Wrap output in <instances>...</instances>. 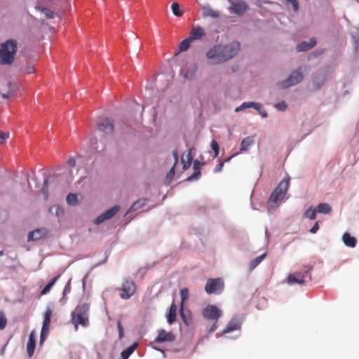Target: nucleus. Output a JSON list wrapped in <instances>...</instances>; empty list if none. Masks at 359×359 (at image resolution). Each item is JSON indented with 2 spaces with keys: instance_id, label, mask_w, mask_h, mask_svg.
Listing matches in <instances>:
<instances>
[{
  "instance_id": "nucleus-20",
  "label": "nucleus",
  "mask_w": 359,
  "mask_h": 359,
  "mask_svg": "<svg viewBox=\"0 0 359 359\" xmlns=\"http://www.w3.org/2000/svg\"><path fill=\"white\" fill-rule=\"evenodd\" d=\"M232 9L235 13L243 14L248 9V6L243 1H238L232 4Z\"/></svg>"
},
{
  "instance_id": "nucleus-35",
  "label": "nucleus",
  "mask_w": 359,
  "mask_h": 359,
  "mask_svg": "<svg viewBox=\"0 0 359 359\" xmlns=\"http://www.w3.org/2000/svg\"><path fill=\"white\" fill-rule=\"evenodd\" d=\"M192 41H193L189 37H188L187 39L183 40L180 43V51H186V50H187L189 49V48L190 46V44H191V43Z\"/></svg>"
},
{
  "instance_id": "nucleus-55",
  "label": "nucleus",
  "mask_w": 359,
  "mask_h": 359,
  "mask_svg": "<svg viewBox=\"0 0 359 359\" xmlns=\"http://www.w3.org/2000/svg\"><path fill=\"white\" fill-rule=\"evenodd\" d=\"M234 156H236V154H233V156H231V157H229L227 158H226L223 162H229L230 161V160L231 159L232 157H233Z\"/></svg>"
},
{
  "instance_id": "nucleus-27",
  "label": "nucleus",
  "mask_w": 359,
  "mask_h": 359,
  "mask_svg": "<svg viewBox=\"0 0 359 359\" xmlns=\"http://www.w3.org/2000/svg\"><path fill=\"white\" fill-rule=\"evenodd\" d=\"M137 346L138 344L135 342L130 346L123 350L121 352L122 359H128L130 357V355L134 352V351L137 348Z\"/></svg>"
},
{
  "instance_id": "nucleus-12",
  "label": "nucleus",
  "mask_w": 359,
  "mask_h": 359,
  "mask_svg": "<svg viewBox=\"0 0 359 359\" xmlns=\"http://www.w3.org/2000/svg\"><path fill=\"white\" fill-rule=\"evenodd\" d=\"M98 130L105 134H111L114 132L113 121L109 118L102 119L97 123Z\"/></svg>"
},
{
  "instance_id": "nucleus-57",
  "label": "nucleus",
  "mask_w": 359,
  "mask_h": 359,
  "mask_svg": "<svg viewBox=\"0 0 359 359\" xmlns=\"http://www.w3.org/2000/svg\"><path fill=\"white\" fill-rule=\"evenodd\" d=\"M325 82V79L322 80L321 84H323Z\"/></svg>"
},
{
  "instance_id": "nucleus-16",
  "label": "nucleus",
  "mask_w": 359,
  "mask_h": 359,
  "mask_svg": "<svg viewBox=\"0 0 359 359\" xmlns=\"http://www.w3.org/2000/svg\"><path fill=\"white\" fill-rule=\"evenodd\" d=\"M47 233V231L45 229H37L32 232H30L28 235V241H38L44 237Z\"/></svg>"
},
{
  "instance_id": "nucleus-11",
  "label": "nucleus",
  "mask_w": 359,
  "mask_h": 359,
  "mask_svg": "<svg viewBox=\"0 0 359 359\" xmlns=\"http://www.w3.org/2000/svg\"><path fill=\"white\" fill-rule=\"evenodd\" d=\"M120 208L118 205H115L110 209L106 210L102 214L100 215L94 220L95 224H100L106 220L112 218L119 210Z\"/></svg>"
},
{
  "instance_id": "nucleus-52",
  "label": "nucleus",
  "mask_w": 359,
  "mask_h": 359,
  "mask_svg": "<svg viewBox=\"0 0 359 359\" xmlns=\"http://www.w3.org/2000/svg\"><path fill=\"white\" fill-rule=\"evenodd\" d=\"M67 164L69 167L73 168L76 165V161L73 158H71L67 161Z\"/></svg>"
},
{
  "instance_id": "nucleus-26",
  "label": "nucleus",
  "mask_w": 359,
  "mask_h": 359,
  "mask_svg": "<svg viewBox=\"0 0 359 359\" xmlns=\"http://www.w3.org/2000/svg\"><path fill=\"white\" fill-rule=\"evenodd\" d=\"M50 214L56 216L57 218H60L64 215V210L58 205H53L49 208Z\"/></svg>"
},
{
  "instance_id": "nucleus-42",
  "label": "nucleus",
  "mask_w": 359,
  "mask_h": 359,
  "mask_svg": "<svg viewBox=\"0 0 359 359\" xmlns=\"http://www.w3.org/2000/svg\"><path fill=\"white\" fill-rule=\"evenodd\" d=\"M211 147L214 151V156L217 157L219 154V147L216 140H213L211 142Z\"/></svg>"
},
{
  "instance_id": "nucleus-47",
  "label": "nucleus",
  "mask_w": 359,
  "mask_h": 359,
  "mask_svg": "<svg viewBox=\"0 0 359 359\" xmlns=\"http://www.w3.org/2000/svg\"><path fill=\"white\" fill-rule=\"evenodd\" d=\"M9 137V134L0 131V144H4V141Z\"/></svg>"
},
{
  "instance_id": "nucleus-1",
  "label": "nucleus",
  "mask_w": 359,
  "mask_h": 359,
  "mask_svg": "<svg viewBox=\"0 0 359 359\" xmlns=\"http://www.w3.org/2000/svg\"><path fill=\"white\" fill-rule=\"evenodd\" d=\"M240 49V43L233 41L226 46L218 45L210 49L206 56L209 60H213V64L224 62L233 58Z\"/></svg>"
},
{
  "instance_id": "nucleus-5",
  "label": "nucleus",
  "mask_w": 359,
  "mask_h": 359,
  "mask_svg": "<svg viewBox=\"0 0 359 359\" xmlns=\"http://www.w3.org/2000/svg\"><path fill=\"white\" fill-rule=\"evenodd\" d=\"M222 311L215 305H208L203 311V316L208 319L214 321L213 325L209 330V332H213L216 330L217 321L222 316Z\"/></svg>"
},
{
  "instance_id": "nucleus-3",
  "label": "nucleus",
  "mask_w": 359,
  "mask_h": 359,
  "mask_svg": "<svg viewBox=\"0 0 359 359\" xmlns=\"http://www.w3.org/2000/svg\"><path fill=\"white\" fill-rule=\"evenodd\" d=\"M89 307L90 306L87 303L80 304L72 313V321L74 325L75 330H78L79 325L83 327L88 325Z\"/></svg>"
},
{
  "instance_id": "nucleus-21",
  "label": "nucleus",
  "mask_w": 359,
  "mask_h": 359,
  "mask_svg": "<svg viewBox=\"0 0 359 359\" xmlns=\"http://www.w3.org/2000/svg\"><path fill=\"white\" fill-rule=\"evenodd\" d=\"M251 107L259 111L261 109V104L252 102H243L241 105L236 108L235 111L238 112Z\"/></svg>"
},
{
  "instance_id": "nucleus-13",
  "label": "nucleus",
  "mask_w": 359,
  "mask_h": 359,
  "mask_svg": "<svg viewBox=\"0 0 359 359\" xmlns=\"http://www.w3.org/2000/svg\"><path fill=\"white\" fill-rule=\"evenodd\" d=\"M175 339V336L172 332L160 330L155 341L158 343L170 342L174 341Z\"/></svg>"
},
{
  "instance_id": "nucleus-32",
  "label": "nucleus",
  "mask_w": 359,
  "mask_h": 359,
  "mask_svg": "<svg viewBox=\"0 0 359 359\" xmlns=\"http://www.w3.org/2000/svg\"><path fill=\"white\" fill-rule=\"evenodd\" d=\"M147 203L146 199H140L133 203V204L131 205L130 208L129 209V212H132L134 210H137L139 208H142Z\"/></svg>"
},
{
  "instance_id": "nucleus-7",
  "label": "nucleus",
  "mask_w": 359,
  "mask_h": 359,
  "mask_svg": "<svg viewBox=\"0 0 359 359\" xmlns=\"http://www.w3.org/2000/svg\"><path fill=\"white\" fill-rule=\"evenodd\" d=\"M224 287V281L222 278H210L208 280L205 290L208 294H219L222 292Z\"/></svg>"
},
{
  "instance_id": "nucleus-39",
  "label": "nucleus",
  "mask_w": 359,
  "mask_h": 359,
  "mask_svg": "<svg viewBox=\"0 0 359 359\" xmlns=\"http://www.w3.org/2000/svg\"><path fill=\"white\" fill-rule=\"evenodd\" d=\"M171 8L175 15L181 16L182 15V12L180 10V5L177 3H173L171 5Z\"/></svg>"
},
{
  "instance_id": "nucleus-14",
  "label": "nucleus",
  "mask_w": 359,
  "mask_h": 359,
  "mask_svg": "<svg viewBox=\"0 0 359 359\" xmlns=\"http://www.w3.org/2000/svg\"><path fill=\"white\" fill-rule=\"evenodd\" d=\"M241 323L237 318H232L222 331L223 334L229 333L241 329Z\"/></svg>"
},
{
  "instance_id": "nucleus-50",
  "label": "nucleus",
  "mask_w": 359,
  "mask_h": 359,
  "mask_svg": "<svg viewBox=\"0 0 359 359\" xmlns=\"http://www.w3.org/2000/svg\"><path fill=\"white\" fill-rule=\"evenodd\" d=\"M224 162L220 161L218 165H217L215 166V168H214V172H220L222 170V168L224 166Z\"/></svg>"
},
{
  "instance_id": "nucleus-58",
  "label": "nucleus",
  "mask_w": 359,
  "mask_h": 359,
  "mask_svg": "<svg viewBox=\"0 0 359 359\" xmlns=\"http://www.w3.org/2000/svg\"><path fill=\"white\" fill-rule=\"evenodd\" d=\"M3 255V251H1L0 252V255Z\"/></svg>"
},
{
  "instance_id": "nucleus-51",
  "label": "nucleus",
  "mask_w": 359,
  "mask_h": 359,
  "mask_svg": "<svg viewBox=\"0 0 359 359\" xmlns=\"http://www.w3.org/2000/svg\"><path fill=\"white\" fill-rule=\"evenodd\" d=\"M318 229H319V226H318V222H316V223L313 225V226L310 229V232H311V233H316V232H317V231L318 230Z\"/></svg>"
},
{
  "instance_id": "nucleus-10",
  "label": "nucleus",
  "mask_w": 359,
  "mask_h": 359,
  "mask_svg": "<svg viewBox=\"0 0 359 359\" xmlns=\"http://www.w3.org/2000/svg\"><path fill=\"white\" fill-rule=\"evenodd\" d=\"M303 79V75L300 69L292 72L289 77L280 83L283 88H287L299 83Z\"/></svg>"
},
{
  "instance_id": "nucleus-56",
  "label": "nucleus",
  "mask_w": 359,
  "mask_h": 359,
  "mask_svg": "<svg viewBox=\"0 0 359 359\" xmlns=\"http://www.w3.org/2000/svg\"><path fill=\"white\" fill-rule=\"evenodd\" d=\"M314 83L316 85L317 88H319L321 86V84H317L316 80H314Z\"/></svg>"
},
{
  "instance_id": "nucleus-30",
  "label": "nucleus",
  "mask_w": 359,
  "mask_h": 359,
  "mask_svg": "<svg viewBox=\"0 0 359 359\" xmlns=\"http://www.w3.org/2000/svg\"><path fill=\"white\" fill-rule=\"evenodd\" d=\"M317 210L320 213L328 214L331 212L332 208L329 204L321 203L318 204L317 207Z\"/></svg>"
},
{
  "instance_id": "nucleus-17",
  "label": "nucleus",
  "mask_w": 359,
  "mask_h": 359,
  "mask_svg": "<svg viewBox=\"0 0 359 359\" xmlns=\"http://www.w3.org/2000/svg\"><path fill=\"white\" fill-rule=\"evenodd\" d=\"M36 346V339H35V332L34 331H32L29 336V340L27 344V354L29 357H32L34 354V349Z\"/></svg>"
},
{
  "instance_id": "nucleus-41",
  "label": "nucleus",
  "mask_w": 359,
  "mask_h": 359,
  "mask_svg": "<svg viewBox=\"0 0 359 359\" xmlns=\"http://www.w3.org/2000/svg\"><path fill=\"white\" fill-rule=\"evenodd\" d=\"M7 323V319L3 311H0V330H4Z\"/></svg>"
},
{
  "instance_id": "nucleus-28",
  "label": "nucleus",
  "mask_w": 359,
  "mask_h": 359,
  "mask_svg": "<svg viewBox=\"0 0 359 359\" xmlns=\"http://www.w3.org/2000/svg\"><path fill=\"white\" fill-rule=\"evenodd\" d=\"M180 316L183 320V322L187 325H189L191 322V313L189 311H187V312L184 311L183 306H181L180 309Z\"/></svg>"
},
{
  "instance_id": "nucleus-8",
  "label": "nucleus",
  "mask_w": 359,
  "mask_h": 359,
  "mask_svg": "<svg viewBox=\"0 0 359 359\" xmlns=\"http://www.w3.org/2000/svg\"><path fill=\"white\" fill-rule=\"evenodd\" d=\"M121 293L120 297L123 299H128L132 297L136 291V285L135 282L131 279H126L123 280L121 287L120 288Z\"/></svg>"
},
{
  "instance_id": "nucleus-9",
  "label": "nucleus",
  "mask_w": 359,
  "mask_h": 359,
  "mask_svg": "<svg viewBox=\"0 0 359 359\" xmlns=\"http://www.w3.org/2000/svg\"><path fill=\"white\" fill-rule=\"evenodd\" d=\"M53 314V310L48 307L46 309L43 316V325L41 331L40 343L42 344L48 334L50 324V318Z\"/></svg>"
},
{
  "instance_id": "nucleus-19",
  "label": "nucleus",
  "mask_w": 359,
  "mask_h": 359,
  "mask_svg": "<svg viewBox=\"0 0 359 359\" xmlns=\"http://www.w3.org/2000/svg\"><path fill=\"white\" fill-rule=\"evenodd\" d=\"M201 163L198 161V160H195L194 162V166H193V168H194V173L189 176L187 180V181H192V180H198L201 175Z\"/></svg>"
},
{
  "instance_id": "nucleus-54",
  "label": "nucleus",
  "mask_w": 359,
  "mask_h": 359,
  "mask_svg": "<svg viewBox=\"0 0 359 359\" xmlns=\"http://www.w3.org/2000/svg\"><path fill=\"white\" fill-rule=\"evenodd\" d=\"M258 111L262 115V117L266 118L267 116V112L266 111H264V110H262V108Z\"/></svg>"
},
{
  "instance_id": "nucleus-43",
  "label": "nucleus",
  "mask_w": 359,
  "mask_h": 359,
  "mask_svg": "<svg viewBox=\"0 0 359 359\" xmlns=\"http://www.w3.org/2000/svg\"><path fill=\"white\" fill-rule=\"evenodd\" d=\"M50 179L47 178L44 180L42 187V192L44 194L45 198H48V184L49 182Z\"/></svg>"
},
{
  "instance_id": "nucleus-37",
  "label": "nucleus",
  "mask_w": 359,
  "mask_h": 359,
  "mask_svg": "<svg viewBox=\"0 0 359 359\" xmlns=\"http://www.w3.org/2000/svg\"><path fill=\"white\" fill-rule=\"evenodd\" d=\"M304 216L310 219H314L316 217V210L310 207L304 213Z\"/></svg>"
},
{
  "instance_id": "nucleus-34",
  "label": "nucleus",
  "mask_w": 359,
  "mask_h": 359,
  "mask_svg": "<svg viewBox=\"0 0 359 359\" xmlns=\"http://www.w3.org/2000/svg\"><path fill=\"white\" fill-rule=\"evenodd\" d=\"M203 15L204 16H210L212 18H217L219 16V13L217 11H215L212 10V8L209 7H204L203 8Z\"/></svg>"
},
{
  "instance_id": "nucleus-38",
  "label": "nucleus",
  "mask_w": 359,
  "mask_h": 359,
  "mask_svg": "<svg viewBox=\"0 0 359 359\" xmlns=\"http://www.w3.org/2000/svg\"><path fill=\"white\" fill-rule=\"evenodd\" d=\"M180 296L182 299L181 306L182 307L184 306V302L189 297V290L187 288H183L182 290H181Z\"/></svg>"
},
{
  "instance_id": "nucleus-6",
  "label": "nucleus",
  "mask_w": 359,
  "mask_h": 359,
  "mask_svg": "<svg viewBox=\"0 0 359 359\" xmlns=\"http://www.w3.org/2000/svg\"><path fill=\"white\" fill-rule=\"evenodd\" d=\"M311 268L305 266L304 272H295L290 273L287 278V283L290 285L299 284L302 285L311 280L310 273Z\"/></svg>"
},
{
  "instance_id": "nucleus-25",
  "label": "nucleus",
  "mask_w": 359,
  "mask_h": 359,
  "mask_svg": "<svg viewBox=\"0 0 359 359\" xmlns=\"http://www.w3.org/2000/svg\"><path fill=\"white\" fill-rule=\"evenodd\" d=\"M254 143L252 137L248 136L244 138L241 143V151H246L249 147Z\"/></svg>"
},
{
  "instance_id": "nucleus-23",
  "label": "nucleus",
  "mask_w": 359,
  "mask_h": 359,
  "mask_svg": "<svg viewBox=\"0 0 359 359\" xmlns=\"http://www.w3.org/2000/svg\"><path fill=\"white\" fill-rule=\"evenodd\" d=\"M177 317V306L172 303L170 307V311L167 316L168 323L172 325L175 320Z\"/></svg>"
},
{
  "instance_id": "nucleus-22",
  "label": "nucleus",
  "mask_w": 359,
  "mask_h": 359,
  "mask_svg": "<svg viewBox=\"0 0 359 359\" xmlns=\"http://www.w3.org/2000/svg\"><path fill=\"white\" fill-rule=\"evenodd\" d=\"M316 44L315 39H311L309 43L305 41L297 45V49L298 51H306L312 48Z\"/></svg>"
},
{
  "instance_id": "nucleus-15",
  "label": "nucleus",
  "mask_w": 359,
  "mask_h": 359,
  "mask_svg": "<svg viewBox=\"0 0 359 359\" xmlns=\"http://www.w3.org/2000/svg\"><path fill=\"white\" fill-rule=\"evenodd\" d=\"M194 151V148H191L189 149L188 152L184 155L183 154L182 156V163L183 164V170H187L189 168L191 164L193 161L194 155L193 151Z\"/></svg>"
},
{
  "instance_id": "nucleus-4",
  "label": "nucleus",
  "mask_w": 359,
  "mask_h": 359,
  "mask_svg": "<svg viewBox=\"0 0 359 359\" xmlns=\"http://www.w3.org/2000/svg\"><path fill=\"white\" fill-rule=\"evenodd\" d=\"M290 187V178H285L281 180L276 188L272 192L269 203L272 208H277L279 204L282 202L283 199Z\"/></svg>"
},
{
  "instance_id": "nucleus-29",
  "label": "nucleus",
  "mask_w": 359,
  "mask_h": 359,
  "mask_svg": "<svg viewBox=\"0 0 359 359\" xmlns=\"http://www.w3.org/2000/svg\"><path fill=\"white\" fill-rule=\"evenodd\" d=\"M60 277V275L55 276V278H53L44 287L43 289L41 291V293L40 294L41 295H45L47 293L49 292V291L50 290L51 287L53 286V285L55 283V282L57 281V280Z\"/></svg>"
},
{
  "instance_id": "nucleus-36",
  "label": "nucleus",
  "mask_w": 359,
  "mask_h": 359,
  "mask_svg": "<svg viewBox=\"0 0 359 359\" xmlns=\"http://www.w3.org/2000/svg\"><path fill=\"white\" fill-rule=\"evenodd\" d=\"M67 203L70 205H75L77 204V194H69L67 196Z\"/></svg>"
},
{
  "instance_id": "nucleus-45",
  "label": "nucleus",
  "mask_w": 359,
  "mask_h": 359,
  "mask_svg": "<svg viewBox=\"0 0 359 359\" xmlns=\"http://www.w3.org/2000/svg\"><path fill=\"white\" fill-rule=\"evenodd\" d=\"M176 165H173V166L171 168V169L169 170L168 173L167 174V180L169 181L172 180L174 175H175V167Z\"/></svg>"
},
{
  "instance_id": "nucleus-40",
  "label": "nucleus",
  "mask_w": 359,
  "mask_h": 359,
  "mask_svg": "<svg viewBox=\"0 0 359 359\" xmlns=\"http://www.w3.org/2000/svg\"><path fill=\"white\" fill-rule=\"evenodd\" d=\"M8 88H9V90L6 93H2L1 94V97L3 98H8L11 96H13L15 93V90L13 88V85L11 83H8Z\"/></svg>"
},
{
  "instance_id": "nucleus-44",
  "label": "nucleus",
  "mask_w": 359,
  "mask_h": 359,
  "mask_svg": "<svg viewBox=\"0 0 359 359\" xmlns=\"http://www.w3.org/2000/svg\"><path fill=\"white\" fill-rule=\"evenodd\" d=\"M275 107L278 110L285 111L287 109V104H286L285 102L282 101V102L277 103L275 105Z\"/></svg>"
},
{
  "instance_id": "nucleus-31",
  "label": "nucleus",
  "mask_w": 359,
  "mask_h": 359,
  "mask_svg": "<svg viewBox=\"0 0 359 359\" xmlns=\"http://www.w3.org/2000/svg\"><path fill=\"white\" fill-rule=\"evenodd\" d=\"M36 9L37 11H39L41 13H43L44 14V15H45L46 19H50V18H54V13H53V11H52L51 10H50L48 8L37 6H36Z\"/></svg>"
},
{
  "instance_id": "nucleus-2",
  "label": "nucleus",
  "mask_w": 359,
  "mask_h": 359,
  "mask_svg": "<svg viewBox=\"0 0 359 359\" xmlns=\"http://www.w3.org/2000/svg\"><path fill=\"white\" fill-rule=\"evenodd\" d=\"M18 49L17 41L14 39H8L0 44V64L11 65L15 60Z\"/></svg>"
},
{
  "instance_id": "nucleus-53",
  "label": "nucleus",
  "mask_w": 359,
  "mask_h": 359,
  "mask_svg": "<svg viewBox=\"0 0 359 359\" xmlns=\"http://www.w3.org/2000/svg\"><path fill=\"white\" fill-rule=\"evenodd\" d=\"M172 155H173V157L175 158V165H176L178 162V154H177V150H174L172 151Z\"/></svg>"
},
{
  "instance_id": "nucleus-46",
  "label": "nucleus",
  "mask_w": 359,
  "mask_h": 359,
  "mask_svg": "<svg viewBox=\"0 0 359 359\" xmlns=\"http://www.w3.org/2000/svg\"><path fill=\"white\" fill-rule=\"evenodd\" d=\"M117 327H118V337L121 339L123 337V327L121 325V321H118Z\"/></svg>"
},
{
  "instance_id": "nucleus-18",
  "label": "nucleus",
  "mask_w": 359,
  "mask_h": 359,
  "mask_svg": "<svg viewBox=\"0 0 359 359\" xmlns=\"http://www.w3.org/2000/svg\"><path fill=\"white\" fill-rule=\"evenodd\" d=\"M205 35L204 29L201 27H193L189 35V38L192 40L201 39Z\"/></svg>"
},
{
  "instance_id": "nucleus-33",
  "label": "nucleus",
  "mask_w": 359,
  "mask_h": 359,
  "mask_svg": "<svg viewBox=\"0 0 359 359\" xmlns=\"http://www.w3.org/2000/svg\"><path fill=\"white\" fill-rule=\"evenodd\" d=\"M266 254L264 253L255 259H254L250 264V269L253 270L259 264V263L264 259Z\"/></svg>"
},
{
  "instance_id": "nucleus-24",
  "label": "nucleus",
  "mask_w": 359,
  "mask_h": 359,
  "mask_svg": "<svg viewBox=\"0 0 359 359\" xmlns=\"http://www.w3.org/2000/svg\"><path fill=\"white\" fill-rule=\"evenodd\" d=\"M343 241L344 244L351 248H354L356 245V239L355 237L351 236L348 233H345L343 235Z\"/></svg>"
},
{
  "instance_id": "nucleus-49",
  "label": "nucleus",
  "mask_w": 359,
  "mask_h": 359,
  "mask_svg": "<svg viewBox=\"0 0 359 359\" xmlns=\"http://www.w3.org/2000/svg\"><path fill=\"white\" fill-rule=\"evenodd\" d=\"M35 71L34 67L33 66H27L24 69V72L28 74L34 73Z\"/></svg>"
},
{
  "instance_id": "nucleus-48",
  "label": "nucleus",
  "mask_w": 359,
  "mask_h": 359,
  "mask_svg": "<svg viewBox=\"0 0 359 359\" xmlns=\"http://www.w3.org/2000/svg\"><path fill=\"white\" fill-rule=\"evenodd\" d=\"M287 1L292 6L294 11H297L299 8V4L297 0H287Z\"/></svg>"
}]
</instances>
